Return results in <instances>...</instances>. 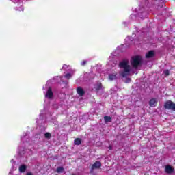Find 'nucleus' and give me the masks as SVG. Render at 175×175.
<instances>
[{"label":"nucleus","instance_id":"f257e3e1","mask_svg":"<svg viewBox=\"0 0 175 175\" xmlns=\"http://www.w3.org/2000/svg\"><path fill=\"white\" fill-rule=\"evenodd\" d=\"M119 67L120 68V75L122 77H126V76H129V73L131 70H132V67L129 65V60L125 59L122 60L119 64Z\"/></svg>","mask_w":175,"mask_h":175},{"label":"nucleus","instance_id":"f03ea898","mask_svg":"<svg viewBox=\"0 0 175 175\" xmlns=\"http://www.w3.org/2000/svg\"><path fill=\"white\" fill-rule=\"evenodd\" d=\"M142 61L143 59L140 56H133L131 58V65L133 66V68H137L139 66V65H140V64H142Z\"/></svg>","mask_w":175,"mask_h":175},{"label":"nucleus","instance_id":"7ed1b4c3","mask_svg":"<svg viewBox=\"0 0 175 175\" xmlns=\"http://www.w3.org/2000/svg\"><path fill=\"white\" fill-rule=\"evenodd\" d=\"M50 83L51 81H49L45 85V88L47 89L46 92H45V98L47 99H53L54 96V93L53 92L51 88H49V84H50Z\"/></svg>","mask_w":175,"mask_h":175},{"label":"nucleus","instance_id":"20e7f679","mask_svg":"<svg viewBox=\"0 0 175 175\" xmlns=\"http://www.w3.org/2000/svg\"><path fill=\"white\" fill-rule=\"evenodd\" d=\"M164 107L169 110H173V111H175V103H173L172 101H167L164 105Z\"/></svg>","mask_w":175,"mask_h":175},{"label":"nucleus","instance_id":"39448f33","mask_svg":"<svg viewBox=\"0 0 175 175\" xmlns=\"http://www.w3.org/2000/svg\"><path fill=\"white\" fill-rule=\"evenodd\" d=\"M102 166V164L99 161H96L92 165V170H94L95 169H99Z\"/></svg>","mask_w":175,"mask_h":175},{"label":"nucleus","instance_id":"423d86ee","mask_svg":"<svg viewBox=\"0 0 175 175\" xmlns=\"http://www.w3.org/2000/svg\"><path fill=\"white\" fill-rule=\"evenodd\" d=\"M158 103V100H157L155 98H152L149 101V105L150 107H155L157 106V104Z\"/></svg>","mask_w":175,"mask_h":175},{"label":"nucleus","instance_id":"0eeeda50","mask_svg":"<svg viewBox=\"0 0 175 175\" xmlns=\"http://www.w3.org/2000/svg\"><path fill=\"white\" fill-rule=\"evenodd\" d=\"M94 88L96 91H100V90H103V87H102V83L98 82L96 85H94Z\"/></svg>","mask_w":175,"mask_h":175},{"label":"nucleus","instance_id":"6e6552de","mask_svg":"<svg viewBox=\"0 0 175 175\" xmlns=\"http://www.w3.org/2000/svg\"><path fill=\"white\" fill-rule=\"evenodd\" d=\"M108 59L109 64H113V62H114V59H116V55H114V53H111Z\"/></svg>","mask_w":175,"mask_h":175},{"label":"nucleus","instance_id":"1a4fd4ad","mask_svg":"<svg viewBox=\"0 0 175 175\" xmlns=\"http://www.w3.org/2000/svg\"><path fill=\"white\" fill-rule=\"evenodd\" d=\"M155 53L154 51H150L146 54V58H152V57L154 55Z\"/></svg>","mask_w":175,"mask_h":175},{"label":"nucleus","instance_id":"9d476101","mask_svg":"<svg viewBox=\"0 0 175 175\" xmlns=\"http://www.w3.org/2000/svg\"><path fill=\"white\" fill-rule=\"evenodd\" d=\"M77 92L79 94V96H83L85 94L84 90L81 88H77Z\"/></svg>","mask_w":175,"mask_h":175},{"label":"nucleus","instance_id":"9b49d317","mask_svg":"<svg viewBox=\"0 0 175 175\" xmlns=\"http://www.w3.org/2000/svg\"><path fill=\"white\" fill-rule=\"evenodd\" d=\"M166 173H173V168L170 165H167L165 167Z\"/></svg>","mask_w":175,"mask_h":175},{"label":"nucleus","instance_id":"f8f14e48","mask_svg":"<svg viewBox=\"0 0 175 175\" xmlns=\"http://www.w3.org/2000/svg\"><path fill=\"white\" fill-rule=\"evenodd\" d=\"M26 169H27V166L22 165L19 167V172L21 173H24V172H25Z\"/></svg>","mask_w":175,"mask_h":175},{"label":"nucleus","instance_id":"ddd939ff","mask_svg":"<svg viewBox=\"0 0 175 175\" xmlns=\"http://www.w3.org/2000/svg\"><path fill=\"white\" fill-rule=\"evenodd\" d=\"M28 139H29V136L28 135H25L24 136H22L21 139V142H28Z\"/></svg>","mask_w":175,"mask_h":175},{"label":"nucleus","instance_id":"4468645a","mask_svg":"<svg viewBox=\"0 0 175 175\" xmlns=\"http://www.w3.org/2000/svg\"><path fill=\"white\" fill-rule=\"evenodd\" d=\"M116 79H117V74L113 73L109 75V80H116Z\"/></svg>","mask_w":175,"mask_h":175},{"label":"nucleus","instance_id":"2eb2a0df","mask_svg":"<svg viewBox=\"0 0 175 175\" xmlns=\"http://www.w3.org/2000/svg\"><path fill=\"white\" fill-rule=\"evenodd\" d=\"M74 143L77 146H79V145L81 144V139L80 138H77L75 139Z\"/></svg>","mask_w":175,"mask_h":175},{"label":"nucleus","instance_id":"dca6fc26","mask_svg":"<svg viewBox=\"0 0 175 175\" xmlns=\"http://www.w3.org/2000/svg\"><path fill=\"white\" fill-rule=\"evenodd\" d=\"M73 70H71L70 73H67L65 75V77L66 79H70V77H72V76H73Z\"/></svg>","mask_w":175,"mask_h":175},{"label":"nucleus","instance_id":"f3484780","mask_svg":"<svg viewBox=\"0 0 175 175\" xmlns=\"http://www.w3.org/2000/svg\"><path fill=\"white\" fill-rule=\"evenodd\" d=\"M104 120L105 122H111V117L110 116H105Z\"/></svg>","mask_w":175,"mask_h":175},{"label":"nucleus","instance_id":"a211bd4d","mask_svg":"<svg viewBox=\"0 0 175 175\" xmlns=\"http://www.w3.org/2000/svg\"><path fill=\"white\" fill-rule=\"evenodd\" d=\"M64 172V167H60L57 169V173H63Z\"/></svg>","mask_w":175,"mask_h":175},{"label":"nucleus","instance_id":"6ab92c4d","mask_svg":"<svg viewBox=\"0 0 175 175\" xmlns=\"http://www.w3.org/2000/svg\"><path fill=\"white\" fill-rule=\"evenodd\" d=\"M11 163H12V169L11 170H16V168L14 167V161L13 159L11 160Z\"/></svg>","mask_w":175,"mask_h":175},{"label":"nucleus","instance_id":"aec40b11","mask_svg":"<svg viewBox=\"0 0 175 175\" xmlns=\"http://www.w3.org/2000/svg\"><path fill=\"white\" fill-rule=\"evenodd\" d=\"M44 137L46 139H50V137H51V134H50V133H46L44 134Z\"/></svg>","mask_w":175,"mask_h":175},{"label":"nucleus","instance_id":"412c9836","mask_svg":"<svg viewBox=\"0 0 175 175\" xmlns=\"http://www.w3.org/2000/svg\"><path fill=\"white\" fill-rule=\"evenodd\" d=\"M42 114H40L39 119H37V120H36L37 124H40V122L42 121Z\"/></svg>","mask_w":175,"mask_h":175},{"label":"nucleus","instance_id":"4be33fe9","mask_svg":"<svg viewBox=\"0 0 175 175\" xmlns=\"http://www.w3.org/2000/svg\"><path fill=\"white\" fill-rule=\"evenodd\" d=\"M70 68V66H68L66 64H64L62 66V69H64V70H66V69Z\"/></svg>","mask_w":175,"mask_h":175},{"label":"nucleus","instance_id":"5701e85b","mask_svg":"<svg viewBox=\"0 0 175 175\" xmlns=\"http://www.w3.org/2000/svg\"><path fill=\"white\" fill-rule=\"evenodd\" d=\"M16 10H18L19 12L24 11V8L23 7H16Z\"/></svg>","mask_w":175,"mask_h":175},{"label":"nucleus","instance_id":"b1692460","mask_svg":"<svg viewBox=\"0 0 175 175\" xmlns=\"http://www.w3.org/2000/svg\"><path fill=\"white\" fill-rule=\"evenodd\" d=\"M164 75L165 76H169V70H166L163 72Z\"/></svg>","mask_w":175,"mask_h":175},{"label":"nucleus","instance_id":"393cba45","mask_svg":"<svg viewBox=\"0 0 175 175\" xmlns=\"http://www.w3.org/2000/svg\"><path fill=\"white\" fill-rule=\"evenodd\" d=\"M86 64H87V61H86V60H83V61L81 63V65L82 66H84Z\"/></svg>","mask_w":175,"mask_h":175},{"label":"nucleus","instance_id":"a878e982","mask_svg":"<svg viewBox=\"0 0 175 175\" xmlns=\"http://www.w3.org/2000/svg\"><path fill=\"white\" fill-rule=\"evenodd\" d=\"M27 175H33V174H32V173H31V172H28V173L27 174Z\"/></svg>","mask_w":175,"mask_h":175},{"label":"nucleus","instance_id":"bb28decb","mask_svg":"<svg viewBox=\"0 0 175 175\" xmlns=\"http://www.w3.org/2000/svg\"><path fill=\"white\" fill-rule=\"evenodd\" d=\"M129 81H131V79H129Z\"/></svg>","mask_w":175,"mask_h":175}]
</instances>
